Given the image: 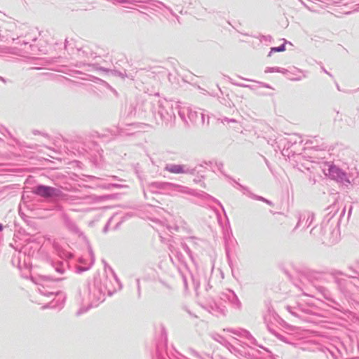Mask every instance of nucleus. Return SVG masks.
Returning <instances> with one entry per match:
<instances>
[{"label":"nucleus","instance_id":"obj_1","mask_svg":"<svg viewBox=\"0 0 359 359\" xmlns=\"http://www.w3.org/2000/svg\"><path fill=\"white\" fill-rule=\"evenodd\" d=\"M35 41L36 38L28 39L27 35L23 36L19 33L18 27L13 22H6L0 27V41L13 44L11 47L4 46L6 49V52L4 53H11L23 57L33 55L36 52V48L31 41Z\"/></svg>","mask_w":359,"mask_h":359},{"label":"nucleus","instance_id":"obj_2","mask_svg":"<svg viewBox=\"0 0 359 359\" xmlns=\"http://www.w3.org/2000/svg\"><path fill=\"white\" fill-rule=\"evenodd\" d=\"M327 215L320 225L315 226L311 230V234L316 237H324L330 243H334L339 239V219H334L338 211L335 205H330L326 210Z\"/></svg>","mask_w":359,"mask_h":359},{"label":"nucleus","instance_id":"obj_3","mask_svg":"<svg viewBox=\"0 0 359 359\" xmlns=\"http://www.w3.org/2000/svg\"><path fill=\"white\" fill-rule=\"evenodd\" d=\"M108 276L106 275L101 277L95 276L93 284L87 286V297H83V300L90 302L89 307H95L100 303L104 302L105 295L107 293L109 296L112 295L114 290H111L108 284Z\"/></svg>","mask_w":359,"mask_h":359},{"label":"nucleus","instance_id":"obj_4","mask_svg":"<svg viewBox=\"0 0 359 359\" xmlns=\"http://www.w3.org/2000/svg\"><path fill=\"white\" fill-rule=\"evenodd\" d=\"M149 104L151 112L158 124L168 123L175 118L173 102L167 100H154Z\"/></svg>","mask_w":359,"mask_h":359},{"label":"nucleus","instance_id":"obj_5","mask_svg":"<svg viewBox=\"0 0 359 359\" xmlns=\"http://www.w3.org/2000/svg\"><path fill=\"white\" fill-rule=\"evenodd\" d=\"M149 189L152 192H158V191H163L168 194H172L175 192L180 193H189L194 195V193L190 192L189 189L186 187L165 182H154L149 184Z\"/></svg>","mask_w":359,"mask_h":359},{"label":"nucleus","instance_id":"obj_6","mask_svg":"<svg viewBox=\"0 0 359 359\" xmlns=\"http://www.w3.org/2000/svg\"><path fill=\"white\" fill-rule=\"evenodd\" d=\"M32 192L35 195L48 199H60L66 196L60 189L43 184L36 185Z\"/></svg>","mask_w":359,"mask_h":359},{"label":"nucleus","instance_id":"obj_7","mask_svg":"<svg viewBox=\"0 0 359 359\" xmlns=\"http://www.w3.org/2000/svg\"><path fill=\"white\" fill-rule=\"evenodd\" d=\"M327 175L331 179L341 183L343 185L348 186L350 184L347 174L335 165H330L329 167Z\"/></svg>","mask_w":359,"mask_h":359},{"label":"nucleus","instance_id":"obj_8","mask_svg":"<svg viewBox=\"0 0 359 359\" xmlns=\"http://www.w3.org/2000/svg\"><path fill=\"white\" fill-rule=\"evenodd\" d=\"M165 170L175 174H189L194 175L196 173V168H192L186 165L181 164H167Z\"/></svg>","mask_w":359,"mask_h":359},{"label":"nucleus","instance_id":"obj_9","mask_svg":"<svg viewBox=\"0 0 359 359\" xmlns=\"http://www.w3.org/2000/svg\"><path fill=\"white\" fill-rule=\"evenodd\" d=\"M220 298L224 301H228L235 309H241L242 304L233 290L227 289L226 291L222 292L221 293Z\"/></svg>","mask_w":359,"mask_h":359},{"label":"nucleus","instance_id":"obj_10","mask_svg":"<svg viewBox=\"0 0 359 359\" xmlns=\"http://www.w3.org/2000/svg\"><path fill=\"white\" fill-rule=\"evenodd\" d=\"M314 219V214L309 211H305L299 215L298 222L295 229L302 227L306 229L309 227Z\"/></svg>","mask_w":359,"mask_h":359},{"label":"nucleus","instance_id":"obj_11","mask_svg":"<svg viewBox=\"0 0 359 359\" xmlns=\"http://www.w3.org/2000/svg\"><path fill=\"white\" fill-rule=\"evenodd\" d=\"M224 331H227L231 332L236 335L245 338L248 342L245 344L249 347H251L253 345L257 346V340L253 337V336L246 330L239 329V330H233V329H224Z\"/></svg>","mask_w":359,"mask_h":359},{"label":"nucleus","instance_id":"obj_12","mask_svg":"<svg viewBox=\"0 0 359 359\" xmlns=\"http://www.w3.org/2000/svg\"><path fill=\"white\" fill-rule=\"evenodd\" d=\"M235 182L239 187L240 189L243 191V194L247 195L248 197H250L252 199L264 202L266 204H268L269 205H271V206L273 205V203L272 201H271L261 196H258V195L253 194L252 192L250 191V190L247 187L243 186L242 184H241L236 182Z\"/></svg>","mask_w":359,"mask_h":359},{"label":"nucleus","instance_id":"obj_13","mask_svg":"<svg viewBox=\"0 0 359 359\" xmlns=\"http://www.w3.org/2000/svg\"><path fill=\"white\" fill-rule=\"evenodd\" d=\"M189 108V107L182 102H174V111H177V113L181 119L186 123H187V116H188Z\"/></svg>","mask_w":359,"mask_h":359},{"label":"nucleus","instance_id":"obj_14","mask_svg":"<svg viewBox=\"0 0 359 359\" xmlns=\"http://www.w3.org/2000/svg\"><path fill=\"white\" fill-rule=\"evenodd\" d=\"M62 219L64 221L65 225L66 228L71 232L75 234L81 233L79 228L77 226L76 224L65 213L62 214Z\"/></svg>","mask_w":359,"mask_h":359},{"label":"nucleus","instance_id":"obj_15","mask_svg":"<svg viewBox=\"0 0 359 359\" xmlns=\"http://www.w3.org/2000/svg\"><path fill=\"white\" fill-rule=\"evenodd\" d=\"M170 251L171 252L170 255V258L173 264L175 263L174 261V259H175L177 262L181 263L182 264L186 265L185 257L178 249L174 246L170 245Z\"/></svg>","mask_w":359,"mask_h":359},{"label":"nucleus","instance_id":"obj_16","mask_svg":"<svg viewBox=\"0 0 359 359\" xmlns=\"http://www.w3.org/2000/svg\"><path fill=\"white\" fill-rule=\"evenodd\" d=\"M67 263L66 262H55L52 264L53 269L60 275H63L67 271Z\"/></svg>","mask_w":359,"mask_h":359},{"label":"nucleus","instance_id":"obj_17","mask_svg":"<svg viewBox=\"0 0 359 359\" xmlns=\"http://www.w3.org/2000/svg\"><path fill=\"white\" fill-rule=\"evenodd\" d=\"M323 351L327 358L337 359L339 350L336 347L333 346H331V347H325Z\"/></svg>","mask_w":359,"mask_h":359},{"label":"nucleus","instance_id":"obj_18","mask_svg":"<svg viewBox=\"0 0 359 359\" xmlns=\"http://www.w3.org/2000/svg\"><path fill=\"white\" fill-rule=\"evenodd\" d=\"M208 311L217 316L224 314V309L219 306L215 302H212L208 305Z\"/></svg>","mask_w":359,"mask_h":359},{"label":"nucleus","instance_id":"obj_19","mask_svg":"<svg viewBox=\"0 0 359 359\" xmlns=\"http://www.w3.org/2000/svg\"><path fill=\"white\" fill-rule=\"evenodd\" d=\"M286 309L294 317H297V318L302 319L303 320H305V321H311L310 319L306 318L304 316L303 311H300L299 309L292 308V306H287L286 307Z\"/></svg>","mask_w":359,"mask_h":359},{"label":"nucleus","instance_id":"obj_20","mask_svg":"<svg viewBox=\"0 0 359 359\" xmlns=\"http://www.w3.org/2000/svg\"><path fill=\"white\" fill-rule=\"evenodd\" d=\"M100 69L102 72L109 73L111 75L119 76L121 79H125L126 77H129V76L126 74L125 70L123 72H121L117 69H107L104 67H100Z\"/></svg>","mask_w":359,"mask_h":359},{"label":"nucleus","instance_id":"obj_21","mask_svg":"<svg viewBox=\"0 0 359 359\" xmlns=\"http://www.w3.org/2000/svg\"><path fill=\"white\" fill-rule=\"evenodd\" d=\"M38 290L41 294H42L43 296H47L49 297H51L53 296H57L60 294V292L58 291L49 290L43 285H41L39 287Z\"/></svg>","mask_w":359,"mask_h":359},{"label":"nucleus","instance_id":"obj_22","mask_svg":"<svg viewBox=\"0 0 359 359\" xmlns=\"http://www.w3.org/2000/svg\"><path fill=\"white\" fill-rule=\"evenodd\" d=\"M348 270L351 272L346 275L352 278H359V262H356L353 265L349 266Z\"/></svg>","mask_w":359,"mask_h":359},{"label":"nucleus","instance_id":"obj_23","mask_svg":"<svg viewBox=\"0 0 359 359\" xmlns=\"http://www.w3.org/2000/svg\"><path fill=\"white\" fill-rule=\"evenodd\" d=\"M102 262L104 263V265L105 272H107V270H109L111 272L113 279L118 284V289L120 290L121 288L122 285H121V283L119 279L118 278L116 274L115 273V272L114 271L112 268L110 266H109L104 260H102Z\"/></svg>","mask_w":359,"mask_h":359},{"label":"nucleus","instance_id":"obj_24","mask_svg":"<svg viewBox=\"0 0 359 359\" xmlns=\"http://www.w3.org/2000/svg\"><path fill=\"white\" fill-rule=\"evenodd\" d=\"M212 338L216 341L224 345L225 347H231L230 342L227 341L222 336L219 334L214 333L211 334Z\"/></svg>","mask_w":359,"mask_h":359},{"label":"nucleus","instance_id":"obj_25","mask_svg":"<svg viewBox=\"0 0 359 359\" xmlns=\"http://www.w3.org/2000/svg\"><path fill=\"white\" fill-rule=\"evenodd\" d=\"M284 41H285V42L283 44L280 45L279 46L271 48V50L268 54V56L270 57L273 53L285 51V43H287V41L285 39H284Z\"/></svg>","mask_w":359,"mask_h":359},{"label":"nucleus","instance_id":"obj_26","mask_svg":"<svg viewBox=\"0 0 359 359\" xmlns=\"http://www.w3.org/2000/svg\"><path fill=\"white\" fill-rule=\"evenodd\" d=\"M200 196L201 198H203V199H205V200L211 201H213V202L217 203L222 209H224V208H223L222 205L221 204V203L218 200H217L216 198L212 197V196L209 195L208 194L205 193V192H202L200 194Z\"/></svg>","mask_w":359,"mask_h":359},{"label":"nucleus","instance_id":"obj_27","mask_svg":"<svg viewBox=\"0 0 359 359\" xmlns=\"http://www.w3.org/2000/svg\"><path fill=\"white\" fill-rule=\"evenodd\" d=\"M265 73L278 72L282 74H286L287 70L280 67H266L264 71Z\"/></svg>","mask_w":359,"mask_h":359},{"label":"nucleus","instance_id":"obj_28","mask_svg":"<svg viewBox=\"0 0 359 359\" xmlns=\"http://www.w3.org/2000/svg\"><path fill=\"white\" fill-rule=\"evenodd\" d=\"M231 347H226L231 353L235 354L236 355H243V351L239 350L236 346L231 344L230 343Z\"/></svg>","mask_w":359,"mask_h":359},{"label":"nucleus","instance_id":"obj_29","mask_svg":"<svg viewBox=\"0 0 359 359\" xmlns=\"http://www.w3.org/2000/svg\"><path fill=\"white\" fill-rule=\"evenodd\" d=\"M92 266L93 265H90V264H88L87 266H76L75 268V271L77 273H81L84 271L89 270L92 267Z\"/></svg>","mask_w":359,"mask_h":359},{"label":"nucleus","instance_id":"obj_30","mask_svg":"<svg viewBox=\"0 0 359 359\" xmlns=\"http://www.w3.org/2000/svg\"><path fill=\"white\" fill-rule=\"evenodd\" d=\"M198 114H199L198 112L195 111H192V109L191 108H189V111L187 118L191 121H196V118L198 116Z\"/></svg>","mask_w":359,"mask_h":359},{"label":"nucleus","instance_id":"obj_31","mask_svg":"<svg viewBox=\"0 0 359 359\" xmlns=\"http://www.w3.org/2000/svg\"><path fill=\"white\" fill-rule=\"evenodd\" d=\"M257 39H259L260 42L270 43L272 40V37L270 35H259L257 36Z\"/></svg>","mask_w":359,"mask_h":359},{"label":"nucleus","instance_id":"obj_32","mask_svg":"<svg viewBox=\"0 0 359 359\" xmlns=\"http://www.w3.org/2000/svg\"><path fill=\"white\" fill-rule=\"evenodd\" d=\"M199 115L201 118L202 125H208L209 124V116L208 115H205L203 112H199Z\"/></svg>","mask_w":359,"mask_h":359},{"label":"nucleus","instance_id":"obj_33","mask_svg":"<svg viewBox=\"0 0 359 359\" xmlns=\"http://www.w3.org/2000/svg\"><path fill=\"white\" fill-rule=\"evenodd\" d=\"M181 247L187 252V254L189 255L190 259L191 260H193V256H192V254H191V251L189 249V248L188 247V245L186 243H181Z\"/></svg>","mask_w":359,"mask_h":359},{"label":"nucleus","instance_id":"obj_34","mask_svg":"<svg viewBox=\"0 0 359 359\" xmlns=\"http://www.w3.org/2000/svg\"><path fill=\"white\" fill-rule=\"evenodd\" d=\"M276 336L280 341H282L283 342H285L287 344H290V341L289 340L290 337L288 336L284 335V334H279V333L276 334Z\"/></svg>","mask_w":359,"mask_h":359},{"label":"nucleus","instance_id":"obj_35","mask_svg":"<svg viewBox=\"0 0 359 359\" xmlns=\"http://www.w3.org/2000/svg\"><path fill=\"white\" fill-rule=\"evenodd\" d=\"M88 252H89V255L90 257V262H89V264H90V265H93L95 263V255H94V252H93L91 247L88 248Z\"/></svg>","mask_w":359,"mask_h":359},{"label":"nucleus","instance_id":"obj_36","mask_svg":"<svg viewBox=\"0 0 359 359\" xmlns=\"http://www.w3.org/2000/svg\"><path fill=\"white\" fill-rule=\"evenodd\" d=\"M137 283V298L140 299L141 297V287H140V281L139 278L136 279Z\"/></svg>","mask_w":359,"mask_h":359},{"label":"nucleus","instance_id":"obj_37","mask_svg":"<svg viewBox=\"0 0 359 359\" xmlns=\"http://www.w3.org/2000/svg\"><path fill=\"white\" fill-rule=\"evenodd\" d=\"M222 123H237V121L234 118H227V117H224L222 119Z\"/></svg>","mask_w":359,"mask_h":359},{"label":"nucleus","instance_id":"obj_38","mask_svg":"<svg viewBox=\"0 0 359 359\" xmlns=\"http://www.w3.org/2000/svg\"><path fill=\"white\" fill-rule=\"evenodd\" d=\"M79 263L81 264V266H87L89 263H88L87 259L83 257H81L79 259Z\"/></svg>","mask_w":359,"mask_h":359},{"label":"nucleus","instance_id":"obj_39","mask_svg":"<svg viewBox=\"0 0 359 359\" xmlns=\"http://www.w3.org/2000/svg\"><path fill=\"white\" fill-rule=\"evenodd\" d=\"M48 278H50L51 280H53L55 281H60V280H62L64 279V278L62 277H57V276H48Z\"/></svg>","mask_w":359,"mask_h":359},{"label":"nucleus","instance_id":"obj_40","mask_svg":"<svg viewBox=\"0 0 359 359\" xmlns=\"http://www.w3.org/2000/svg\"><path fill=\"white\" fill-rule=\"evenodd\" d=\"M110 186H111V188H116V189L123 188L124 187L122 184H116V183H110Z\"/></svg>","mask_w":359,"mask_h":359},{"label":"nucleus","instance_id":"obj_41","mask_svg":"<svg viewBox=\"0 0 359 359\" xmlns=\"http://www.w3.org/2000/svg\"><path fill=\"white\" fill-rule=\"evenodd\" d=\"M258 83L259 84V86L261 87H264V88H271L270 85H269L267 83H263V82H258Z\"/></svg>","mask_w":359,"mask_h":359},{"label":"nucleus","instance_id":"obj_42","mask_svg":"<svg viewBox=\"0 0 359 359\" xmlns=\"http://www.w3.org/2000/svg\"><path fill=\"white\" fill-rule=\"evenodd\" d=\"M189 351L193 356H194L196 358L199 357L198 353L195 350L191 348V349H189Z\"/></svg>","mask_w":359,"mask_h":359},{"label":"nucleus","instance_id":"obj_43","mask_svg":"<svg viewBox=\"0 0 359 359\" xmlns=\"http://www.w3.org/2000/svg\"><path fill=\"white\" fill-rule=\"evenodd\" d=\"M234 84L238 86H241V87L252 88V87L250 85H247V84H245V83H234Z\"/></svg>","mask_w":359,"mask_h":359},{"label":"nucleus","instance_id":"obj_44","mask_svg":"<svg viewBox=\"0 0 359 359\" xmlns=\"http://www.w3.org/2000/svg\"><path fill=\"white\" fill-rule=\"evenodd\" d=\"M33 134L36 135H41V134H42V133H41L40 131H39L37 130H33ZM43 135H44L45 137L48 136L47 134H44V133H43Z\"/></svg>","mask_w":359,"mask_h":359},{"label":"nucleus","instance_id":"obj_45","mask_svg":"<svg viewBox=\"0 0 359 359\" xmlns=\"http://www.w3.org/2000/svg\"><path fill=\"white\" fill-rule=\"evenodd\" d=\"M102 187L105 189H111V186H110V183L105 184L102 185Z\"/></svg>","mask_w":359,"mask_h":359},{"label":"nucleus","instance_id":"obj_46","mask_svg":"<svg viewBox=\"0 0 359 359\" xmlns=\"http://www.w3.org/2000/svg\"><path fill=\"white\" fill-rule=\"evenodd\" d=\"M87 309H79L77 313H76V315L77 316H79L81 314H82L83 313H84L85 311H86Z\"/></svg>","mask_w":359,"mask_h":359},{"label":"nucleus","instance_id":"obj_47","mask_svg":"<svg viewBox=\"0 0 359 359\" xmlns=\"http://www.w3.org/2000/svg\"><path fill=\"white\" fill-rule=\"evenodd\" d=\"M6 48H4L2 46H0V53H4V52H6Z\"/></svg>","mask_w":359,"mask_h":359},{"label":"nucleus","instance_id":"obj_48","mask_svg":"<svg viewBox=\"0 0 359 359\" xmlns=\"http://www.w3.org/2000/svg\"><path fill=\"white\" fill-rule=\"evenodd\" d=\"M322 70H323L325 74H328L330 76H331V77L332 76V75L330 72H327V70H326L323 67H322Z\"/></svg>","mask_w":359,"mask_h":359},{"label":"nucleus","instance_id":"obj_49","mask_svg":"<svg viewBox=\"0 0 359 359\" xmlns=\"http://www.w3.org/2000/svg\"><path fill=\"white\" fill-rule=\"evenodd\" d=\"M68 40L67 39H65V48L67 49V45H68Z\"/></svg>","mask_w":359,"mask_h":359},{"label":"nucleus","instance_id":"obj_50","mask_svg":"<svg viewBox=\"0 0 359 359\" xmlns=\"http://www.w3.org/2000/svg\"><path fill=\"white\" fill-rule=\"evenodd\" d=\"M0 81H3L4 83H6V79L3 78L2 76H0Z\"/></svg>","mask_w":359,"mask_h":359},{"label":"nucleus","instance_id":"obj_51","mask_svg":"<svg viewBox=\"0 0 359 359\" xmlns=\"http://www.w3.org/2000/svg\"><path fill=\"white\" fill-rule=\"evenodd\" d=\"M4 229V226L2 224L0 223V232L2 231Z\"/></svg>","mask_w":359,"mask_h":359},{"label":"nucleus","instance_id":"obj_52","mask_svg":"<svg viewBox=\"0 0 359 359\" xmlns=\"http://www.w3.org/2000/svg\"><path fill=\"white\" fill-rule=\"evenodd\" d=\"M313 144V140H307L306 144Z\"/></svg>","mask_w":359,"mask_h":359},{"label":"nucleus","instance_id":"obj_53","mask_svg":"<svg viewBox=\"0 0 359 359\" xmlns=\"http://www.w3.org/2000/svg\"><path fill=\"white\" fill-rule=\"evenodd\" d=\"M209 288H211V286L209 283H208L207 287H206V290L208 291Z\"/></svg>","mask_w":359,"mask_h":359},{"label":"nucleus","instance_id":"obj_54","mask_svg":"<svg viewBox=\"0 0 359 359\" xmlns=\"http://www.w3.org/2000/svg\"><path fill=\"white\" fill-rule=\"evenodd\" d=\"M183 279H184V285H185V287H187V280L185 279V278H183Z\"/></svg>","mask_w":359,"mask_h":359},{"label":"nucleus","instance_id":"obj_55","mask_svg":"<svg viewBox=\"0 0 359 359\" xmlns=\"http://www.w3.org/2000/svg\"><path fill=\"white\" fill-rule=\"evenodd\" d=\"M226 256L229 257V252L228 250H226Z\"/></svg>","mask_w":359,"mask_h":359},{"label":"nucleus","instance_id":"obj_56","mask_svg":"<svg viewBox=\"0 0 359 359\" xmlns=\"http://www.w3.org/2000/svg\"><path fill=\"white\" fill-rule=\"evenodd\" d=\"M79 52H82L83 54L85 53V51H84V50H82V48L79 49Z\"/></svg>","mask_w":359,"mask_h":359},{"label":"nucleus","instance_id":"obj_57","mask_svg":"<svg viewBox=\"0 0 359 359\" xmlns=\"http://www.w3.org/2000/svg\"><path fill=\"white\" fill-rule=\"evenodd\" d=\"M107 226H106L104 227V232H106V231H107Z\"/></svg>","mask_w":359,"mask_h":359},{"label":"nucleus","instance_id":"obj_58","mask_svg":"<svg viewBox=\"0 0 359 359\" xmlns=\"http://www.w3.org/2000/svg\"><path fill=\"white\" fill-rule=\"evenodd\" d=\"M301 1V3L304 5V6H306L305 4L304 3V1L299 0Z\"/></svg>","mask_w":359,"mask_h":359},{"label":"nucleus","instance_id":"obj_59","mask_svg":"<svg viewBox=\"0 0 359 359\" xmlns=\"http://www.w3.org/2000/svg\"><path fill=\"white\" fill-rule=\"evenodd\" d=\"M337 88L339 90V86L337 85Z\"/></svg>","mask_w":359,"mask_h":359},{"label":"nucleus","instance_id":"obj_60","mask_svg":"<svg viewBox=\"0 0 359 359\" xmlns=\"http://www.w3.org/2000/svg\"><path fill=\"white\" fill-rule=\"evenodd\" d=\"M341 280H339V281H338V284H339V285H340V284H341Z\"/></svg>","mask_w":359,"mask_h":359},{"label":"nucleus","instance_id":"obj_61","mask_svg":"<svg viewBox=\"0 0 359 359\" xmlns=\"http://www.w3.org/2000/svg\"><path fill=\"white\" fill-rule=\"evenodd\" d=\"M259 346L260 348H264H264L262 346ZM265 350H266V349L265 348Z\"/></svg>","mask_w":359,"mask_h":359},{"label":"nucleus","instance_id":"obj_62","mask_svg":"<svg viewBox=\"0 0 359 359\" xmlns=\"http://www.w3.org/2000/svg\"><path fill=\"white\" fill-rule=\"evenodd\" d=\"M351 208L349 210L348 215H350V214H351Z\"/></svg>","mask_w":359,"mask_h":359},{"label":"nucleus","instance_id":"obj_63","mask_svg":"<svg viewBox=\"0 0 359 359\" xmlns=\"http://www.w3.org/2000/svg\"><path fill=\"white\" fill-rule=\"evenodd\" d=\"M111 177L116 179L117 177L116 176H111Z\"/></svg>","mask_w":359,"mask_h":359},{"label":"nucleus","instance_id":"obj_64","mask_svg":"<svg viewBox=\"0 0 359 359\" xmlns=\"http://www.w3.org/2000/svg\"><path fill=\"white\" fill-rule=\"evenodd\" d=\"M359 90V88L356 90V91Z\"/></svg>","mask_w":359,"mask_h":359}]
</instances>
